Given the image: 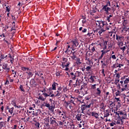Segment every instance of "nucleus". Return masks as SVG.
<instances>
[{"label":"nucleus","mask_w":129,"mask_h":129,"mask_svg":"<svg viewBox=\"0 0 129 129\" xmlns=\"http://www.w3.org/2000/svg\"><path fill=\"white\" fill-rule=\"evenodd\" d=\"M120 49L121 50H122L123 52H124V50H125V49H126V48L125 47V46H123L122 47H120Z\"/></svg>","instance_id":"nucleus-53"},{"label":"nucleus","mask_w":129,"mask_h":129,"mask_svg":"<svg viewBox=\"0 0 129 129\" xmlns=\"http://www.w3.org/2000/svg\"><path fill=\"white\" fill-rule=\"evenodd\" d=\"M38 99L39 100H42V101H45V98L43 97V96L42 95L39 96Z\"/></svg>","instance_id":"nucleus-24"},{"label":"nucleus","mask_w":129,"mask_h":129,"mask_svg":"<svg viewBox=\"0 0 129 129\" xmlns=\"http://www.w3.org/2000/svg\"><path fill=\"white\" fill-rule=\"evenodd\" d=\"M127 83H129V77L128 78H126L124 81V84H127Z\"/></svg>","instance_id":"nucleus-40"},{"label":"nucleus","mask_w":129,"mask_h":129,"mask_svg":"<svg viewBox=\"0 0 129 129\" xmlns=\"http://www.w3.org/2000/svg\"><path fill=\"white\" fill-rule=\"evenodd\" d=\"M12 105H14L15 107H17V104L16 102H15V101H12Z\"/></svg>","instance_id":"nucleus-51"},{"label":"nucleus","mask_w":129,"mask_h":129,"mask_svg":"<svg viewBox=\"0 0 129 129\" xmlns=\"http://www.w3.org/2000/svg\"><path fill=\"white\" fill-rule=\"evenodd\" d=\"M111 59V57H110V58H105L104 59V62L106 63H107L108 65L109 64V60Z\"/></svg>","instance_id":"nucleus-20"},{"label":"nucleus","mask_w":129,"mask_h":129,"mask_svg":"<svg viewBox=\"0 0 129 129\" xmlns=\"http://www.w3.org/2000/svg\"><path fill=\"white\" fill-rule=\"evenodd\" d=\"M91 104H93L92 103H90L89 105H86L85 103H84L83 104L81 105V109L82 110V113H83L84 110H86L87 108H90V107L91 106Z\"/></svg>","instance_id":"nucleus-3"},{"label":"nucleus","mask_w":129,"mask_h":129,"mask_svg":"<svg viewBox=\"0 0 129 129\" xmlns=\"http://www.w3.org/2000/svg\"><path fill=\"white\" fill-rule=\"evenodd\" d=\"M26 73L28 74V78H30L32 77V76H33V73H32V72H27Z\"/></svg>","instance_id":"nucleus-31"},{"label":"nucleus","mask_w":129,"mask_h":129,"mask_svg":"<svg viewBox=\"0 0 129 129\" xmlns=\"http://www.w3.org/2000/svg\"><path fill=\"white\" fill-rule=\"evenodd\" d=\"M104 54H105V52L102 53L101 56H100V58H99V59L102 58L103 56L104 55Z\"/></svg>","instance_id":"nucleus-52"},{"label":"nucleus","mask_w":129,"mask_h":129,"mask_svg":"<svg viewBox=\"0 0 129 129\" xmlns=\"http://www.w3.org/2000/svg\"><path fill=\"white\" fill-rule=\"evenodd\" d=\"M56 85H58V84L57 83L54 82L52 84V87L51 89H53V90H56Z\"/></svg>","instance_id":"nucleus-16"},{"label":"nucleus","mask_w":129,"mask_h":129,"mask_svg":"<svg viewBox=\"0 0 129 129\" xmlns=\"http://www.w3.org/2000/svg\"><path fill=\"white\" fill-rule=\"evenodd\" d=\"M95 13H96V10L94 9H93V10L90 11V15H91V16H94Z\"/></svg>","instance_id":"nucleus-23"},{"label":"nucleus","mask_w":129,"mask_h":129,"mask_svg":"<svg viewBox=\"0 0 129 129\" xmlns=\"http://www.w3.org/2000/svg\"><path fill=\"white\" fill-rule=\"evenodd\" d=\"M28 60H29V61H33V58H32V57H28Z\"/></svg>","instance_id":"nucleus-64"},{"label":"nucleus","mask_w":129,"mask_h":129,"mask_svg":"<svg viewBox=\"0 0 129 129\" xmlns=\"http://www.w3.org/2000/svg\"><path fill=\"white\" fill-rule=\"evenodd\" d=\"M44 122H50V117H47L44 119Z\"/></svg>","instance_id":"nucleus-25"},{"label":"nucleus","mask_w":129,"mask_h":129,"mask_svg":"<svg viewBox=\"0 0 129 129\" xmlns=\"http://www.w3.org/2000/svg\"><path fill=\"white\" fill-rule=\"evenodd\" d=\"M30 84L34 87H36V86H37V83L36 82V81H35L34 79L31 80L30 81Z\"/></svg>","instance_id":"nucleus-10"},{"label":"nucleus","mask_w":129,"mask_h":129,"mask_svg":"<svg viewBox=\"0 0 129 129\" xmlns=\"http://www.w3.org/2000/svg\"><path fill=\"white\" fill-rule=\"evenodd\" d=\"M61 67H62V69H64L66 71H68L69 70V65L71 64V62L70 61H67L66 64L65 62H61Z\"/></svg>","instance_id":"nucleus-2"},{"label":"nucleus","mask_w":129,"mask_h":129,"mask_svg":"<svg viewBox=\"0 0 129 129\" xmlns=\"http://www.w3.org/2000/svg\"><path fill=\"white\" fill-rule=\"evenodd\" d=\"M115 99L116 100L117 102H118V104L120 103V100H119V98L115 97Z\"/></svg>","instance_id":"nucleus-48"},{"label":"nucleus","mask_w":129,"mask_h":129,"mask_svg":"<svg viewBox=\"0 0 129 129\" xmlns=\"http://www.w3.org/2000/svg\"><path fill=\"white\" fill-rule=\"evenodd\" d=\"M72 43H73V47H77L78 45H79V43L78 42V41L76 39H74L72 41Z\"/></svg>","instance_id":"nucleus-9"},{"label":"nucleus","mask_w":129,"mask_h":129,"mask_svg":"<svg viewBox=\"0 0 129 129\" xmlns=\"http://www.w3.org/2000/svg\"><path fill=\"white\" fill-rule=\"evenodd\" d=\"M76 76H79V75L80 74V72L77 71L75 73Z\"/></svg>","instance_id":"nucleus-54"},{"label":"nucleus","mask_w":129,"mask_h":129,"mask_svg":"<svg viewBox=\"0 0 129 129\" xmlns=\"http://www.w3.org/2000/svg\"><path fill=\"white\" fill-rule=\"evenodd\" d=\"M71 78L73 79V80H75L76 79V75L74 73H71Z\"/></svg>","instance_id":"nucleus-13"},{"label":"nucleus","mask_w":129,"mask_h":129,"mask_svg":"<svg viewBox=\"0 0 129 129\" xmlns=\"http://www.w3.org/2000/svg\"><path fill=\"white\" fill-rule=\"evenodd\" d=\"M107 23L106 24V26L104 27V30H105V31H106V30H109V27L107 26Z\"/></svg>","instance_id":"nucleus-49"},{"label":"nucleus","mask_w":129,"mask_h":129,"mask_svg":"<svg viewBox=\"0 0 129 129\" xmlns=\"http://www.w3.org/2000/svg\"><path fill=\"white\" fill-rule=\"evenodd\" d=\"M109 115V110H106V112L104 113V117H108Z\"/></svg>","instance_id":"nucleus-12"},{"label":"nucleus","mask_w":129,"mask_h":129,"mask_svg":"<svg viewBox=\"0 0 129 129\" xmlns=\"http://www.w3.org/2000/svg\"><path fill=\"white\" fill-rule=\"evenodd\" d=\"M55 95V97H58V96H60L61 95V92L60 91H56L54 92Z\"/></svg>","instance_id":"nucleus-21"},{"label":"nucleus","mask_w":129,"mask_h":129,"mask_svg":"<svg viewBox=\"0 0 129 129\" xmlns=\"http://www.w3.org/2000/svg\"><path fill=\"white\" fill-rule=\"evenodd\" d=\"M72 56H71V58L72 59V60H75V58H76V54H75V53H76V51L72 52Z\"/></svg>","instance_id":"nucleus-14"},{"label":"nucleus","mask_w":129,"mask_h":129,"mask_svg":"<svg viewBox=\"0 0 129 129\" xmlns=\"http://www.w3.org/2000/svg\"><path fill=\"white\" fill-rule=\"evenodd\" d=\"M76 63L77 64V65H80V64H82V62L81 61H80V58H77L76 59Z\"/></svg>","instance_id":"nucleus-19"},{"label":"nucleus","mask_w":129,"mask_h":129,"mask_svg":"<svg viewBox=\"0 0 129 129\" xmlns=\"http://www.w3.org/2000/svg\"><path fill=\"white\" fill-rule=\"evenodd\" d=\"M42 95H44L45 97H48V96H50V94H47V93H43L42 94Z\"/></svg>","instance_id":"nucleus-50"},{"label":"nucleus","mask_w":129,"mask_h":129,"mask_svg":"<svg viewBox=\"0 0 129 129\" xmlns=\"http://www.w3.org/2000/svg\"><path fill=\"white\" fill-rule=\"evenodd\" d=\"M119 119V120H117V121L116 122V123L117 124H122V123H123L122 119L121 118Z\"/></svg>","instance_id":"nucleus-22"},{"label":"nucleus","mask_w":129,"mask_h":129,"mask_svg":"<svg viewBox=\"0 0 129 129\" xmlns=\"http://www.w3.org/2000/svg\"><path fill=\"white\" fill-rule=\"evenodd\" d=\"M74 101H75V98L71 99L70 102H71V103H73V104L75 105V103H74Z\"/></svg>","instance_id":"nucleus-45"},{"label":"nucleus","mask_w":129,"mask_h":129,"mask_svg":"<svg viewBox=\"0 0 129 129\" xmlns=\"http://www.w3.org/2000/svg\"><path fill=\"white\" fill-rule=\"evenodd\" d=\"M90 80H91L92 82H94L95 81V76H91L90 78Z\"/></svg>","instance_id":"nucleus-30"},{"label":"nucleus","mask_w":129,"mask_h":129,"mask_svg":"<svg viewBox=\"0 0 129 129\" xmlns=\"http://www.w3.org/2000/svg\"><path fill=\"white\" fill-rule=\"evenodd\" d=\"M61 90H62V88L61 87L58 88L57 91H59V92H61Z\"/></svg>","instance_id":"nucleus-60"},{"label":"nucleus","mask_w":129,"mask_h":129,"mask_svg":"<svg viewBox=\"0 0 129 129\" xmlns=\"http://www.w3.org/2000/svg\"><path fill=\"white\" fill-rule=\"evenodd\" d=\"M82 114H77L76 116V118H77V120H78V121L81 120V117H82Z\"/></svg>","instance_id":"nucleus-17"},{"label":"nucleus","mask_w":129,"mask_h":129,"mask_svg":"<svg viewBox=\"0 0 129 129\" xmlns=\"http://www.w3.org/2000/svg\"><path fill=\"white\" fill-rule=\"evenodd\" d=\"M97 92L96 93L97 95H100V94L101 93V91L100 90V89L99 88H98L97 89Z\"/></svg>","instance_id":"nucleus-26"},{"label":"nucleus","mask_w":129,"mask_h":129,"mask_svg":"<svg viewBox=\"0 0 129 129\" xmlns=\"http://www.w3.org/2000/svg\"><path fill=\"white\" fill-rule=\"evenodd\" d=\"M44 123L45 124L44 126H46V127H50V122H44Z\"/></svg>","instance_id":"nucleus-34"},{"label":"nucleus","mask_w":129,"mask_h":129,"mask_svg":"<svg viewBox=\"0 0 129 129\" xmlns=\"http://www.w3.org/2000/svg\"><path fill=\"white\" fill-rule=\"evenodd\" d=\"M2 68L4 70H6L5 72L6 73H9V72H10V70H11L10 68H8V64L7 63H4Z\"/></svg>","instance_id":"nucleus-7"},{"label":"nucleus","mask_w":129,"mask_h":129,"mask_svg":"<svg viewBox=\"0 0 129 129\" xmlns=\"http://www.w3.org/2000/svg\"><path fill=\"white\" fill-rule=\"evenodd\" d=\"M8 57L10 58V62L13 64V61H15V58H14V56L11 55V54H8Z\"/></svg>","instance_id":"nucleus-11"},{"label":"nucleus","mask_w":129,"mask_h":129,"mask_svg":"<svg viewBox=\"0 0 129 129\" xmlns=\"http://www.w3.org/2000/svg\"><path fill=\"white\" fill-rule=\"evenodd\" d=\"M92 52H95V47H93L91 49Z\"/></svg>","instance_id":"nucleus-62"},{"label":"nucleus","mask_w":129,"mask_h":129,"mask_svg":"<svg viewBox=\"0 0 129 129\" xmlns=\"http://www.w3.org/2000/svg\"><path fill=\"white\" fill-rule=\"evenodd\" d=\"M82 32V33H86V32H87V29H86V28H84Z\"/></svg>","instance_id":"nucleus-55"},{"label":"nucleus","mask_w":129,"mask_h":129,"mask_svg":"<svg viewBox=\"0 0 129 129\" xmlns=\"http://www.w3.org/2000/svg\"><path fill=\"white\" fill-rule=\"evenodd\" d=\"M53 89H52V88L50 87L49 89L47 90V93L49 94V95H51L52 93H53Z\"/></svg>","instance_id":"nucleus-18"},{"label":"nucleus","mask_w":129,"mask_h":129,"mask_svg":"<svg viewBox=\"0 0 129 129\" xmlns=\"http://www.w3.org/2000/svg\"><path fill=\"white\" fill-rule=\"evenodd\" d=\"M110 106H115V101L112 102V101H110Z\"/></svg>","instance_id":"nucleus-33"},{"label":"nucleus","mask_w":129,"mask_h":129,"mask_svg":"<svg viewBox=\"0 0 129 129\" xmlns=\"http://www.w3.org/2000/svg\"><path fill=\"white\" fill-rule=\"evenodd\" d=\"M125 77H127V76H124L123 77L121 78V80H124V79H125Z\"/></svg>","instance_id":"nucleus-61"},{"label":"nucleus","mask_w":129,"mask_h":129,"mask_svg":"<svg viewBox=\"0 0 129 129\" xmlns=\"http://www.w3.org/2000/svg\"><path fill=\"white\" fill-rule=\"evenodd\" d=\"M101 30L98 32L99 35H101L103 32H105V30H104V28H100Z\"/></svg>","instance_id":"nucleus-27"},{"label":"nucleus","mask_w":129,"mask_h":129,"mask_svg":"<svg viewBox=\"0 0 129 129\" xmlns=\"http://www.w3.org/2000/svg\"><path fill=\"white\" fill-rule=\"evenodd\" d=\"M100 106L101 109H104V103H102L100 104Z\"/></svg>","instance_id":"nucleus-43"},{"label":"nucleus","mask_w":129,"mask_h":129,"mask_svg":"<svg viewBox=\"0 0 129 129\" xmlns=\"http://www.w3.org/2000/svg\"><path fill=\"white\" fill-rule=\"evenodd\" d=\"M103 7H106V8H108L107 7H110V2L108 1L107 2V4Z\"/></svg>","instance_id":"nucleus-42"},{"label":"nucleus","mask_w":129,"mask_h":129,"mask_svg":"<svg viewBox=\"0 0 129 129\" xmlns=\"http://www.w3.org/2000/svg\"><path fill=\"white\" fill-rule=\"evenodd\" d=\"M98 113L95 112H92V116H94L96 118H98L99 116Z\"/></svg>","instance_id":"nucleus-15"},{"label":"nucleus","mask_w":129,"mask_h":129,"mask_svg":"<svg viewBox=\"0 0 129 129\" xmlns=\"http://www.w3.org/2000/svg\"><path fill=\"white\" fill-rule=\"evenodd\" d=\"M107 65L108 64L104 62V63H103L101 65V68L104 69L105 68V66H107Z\"/></svg>","instance_id":"nucleus-38"},{"label":"nucleus","mask_w":129,"mask_h":129,"mask_svg":"<svg viewBox=\"0 0 129 129\" xmlns=\"http://www.w3.org/2000/svg\"><path fill=\"white\" fill-rule=\"evenodd\" d=\"M107 43H108V41H104L103 45L104 46V49H106V48H107L106 46L107 45Z\"/></svg>","instance_id":"nucleus-35"},{"label":"nucleus","mask_w":129,"mask_h":129,"mask_svg":"<svg viewBox=\"0 0 129 129\" xmlns=\"http://www.w3.org/2000/svg\"><path fill=\"white\" fill-rule=\"evenodd\" d=\"M0 37L2 38H6V35H5V33H3L2 35H0Z\"/></svg>","instance_id":"nucleus-59"},{"label":"nucleus","mask_w":129,"mask_h":129,"mask_svg":"<svg viewBox=\"0 0 129 129\" xmlns=\"http://www.w3.org/2000/svg\"><path fill=\"white\" fill-rule=\"evenodd\" d=\"M14 108L12 107L11 108L9 109V112H10V113H11V114H12L13 112L14 111Z\"/></svg>","instance_id":"nucleus-39"},{"label":"nucleus","mask_w":129,"mask_h":129,"mask_svg":"<svg viewBox=\"0 0 129 129\" xmlns=\"http://www.w3.org/2000/svg\"><path fill=\"white\" fill-rule=\"evenodd\" d=\"M116 96H121V94H120V91L119 90H117L115 93Z\"/></svg>","instance_id":"nucleus-29"},{"label":"nucleus","mask_w":129,"mask_h":129,"mask_svg":"<svg viewBox=\"0 0 129 129\" xmlns=\"http://www.w3.org/2000/svg\"><path fill=\"white\" fill-rule=\"evenodd\" d=\"M45 106H46V107H50V104L49 103H45Z\"/></svg>","instance_id":"nucleus-57"},{"label":"nucleus","mask_w":129,"mask_h":129,"mask_svg":"<svg viewBox=\"0 0 129 129\" xmlns=\"http://www.w3.org/2000/svg\"><path fill=\"white\" fill-rule=\"evenodd\" d=\"M5 126V122L1 121L0 122V129L3 128L4 126Z\"/></svg>","instance_id":"nucleus-28"},{"label":"nucleus","mask_w":129,"mask_h":129,"mask_svg":"<svg viewBox=\"0 0 129 129\" xmlns=\"http://www.w3.org/2000/svg\"><path fill=\"white\" fill-rule=\"evenodd\" d=\"M62 61H63V62H65V63H66L68 61V58L66 57H62Z\"/></svg>","instance_id":"nucleus-47"},{"label":"nucleus","mask_w":129,"mask_h":129,"mask_svg":"<svg viewBox=\"0 0 129 129\" xmlns=\"http://www.w3.org/2000/svg\"><path fill=\"white\" fill-rule=\"evenodd\" d=\"M102 10L106 12L107 15H110V13L112 12V9L111 8L109 7H107L106 6L103 7Z\"/></svg>","instance_id":"nucleus-6"},{"label":"nucleus","mask_w":129,"mask_h":129,"mask_svg":"<svg viewBox=\"0 0 129 129\" xmlns=\"http://www.w3.org/2000/svg\"><path fill=\"white\" fill-rule=\"evenodd\" d=\"M123 39H124V37L122 36L116 35V40L118 41V44H122V42H121L123 41Z\"/></svg>","instance_id":"nucleus-5"},{"label":"nucleus","mask_w":129,"mask_h":129,"mask_svg":"<svg viewBox=\"0 0 129 129\" xmlns=\"http://www.w3.org/2000/svg\"><path fill=\"white\" fill-rule=\"evenodd\" d=\"M116 123V122L115 121H113L111 123H110L109 125H110V126H113L114 125H115Z\"/></svg>","instance_id":"nucleus-37"},{"label":"nucleus","mask_w":129,"mask_h":129,"mask_svg":"<svg viewBox=\"0 0 129 129\" xmlns=\"http://www.w3.org/2000/svg\"><path fill=\"white\" fill-rule=\"evenodd\" d=\"M64 103H66L67 104V106H68V105H69V104H70L71 102L64 101Z\"/></svg>","instance_id":"nucleus-58"},{"label":"nucleus","mask_w":129,"mask_h":129,"mask_svg":"<svg viewBox=\"0 0 129 129\" xmlns=\"http://www.w3.org/2000/svg\"><path fill=\"white\" fill-rule=\"evenodd\" d=\"M55 118L54 117H50V124H52V125H58V123H57V121H56V120H55Z\"/></svg>","instance_id":"nucleus-8"},{"label":"nucleus","mask_w":129,"mask_h":129,"mask_svg":"<svg viewBox=\"0 0 129 129\" xmlns=\"http://www.w3.org/2000/svg\"><path fill=\"white\" fill-rule=\"evenodd\" d=\"M91 69V67L90 66H88L87 67V68H86V71H90V70Z\"/></svg>","instance_id":"nucleus-44"},{"label":"nucleus","mask_w":129,"mask_h":129,"mask_svg":"<svg viewBox=\"0 0 129 129\" xmlns=\"http://www.w3.org/2000/svg\"><path fill=\"white\" fill-rule=\"evenodd\" d=\"M118 112H120V118L121 119H126L127 118V114L126 112H122V111H118Z\"/></svg>","instance_id":"nucleus-4"},{"label":"nucleus","mask_w":129,"mask_h":129,"mask_svg":"<svg viewBox=\"0 0 129 129\" xmlns=\"http://www.w3.org/2000/svg\"><path fill=\"white\" fill-rule=\"evenodd\" d=\"M112 59H113L114 60H115L116 59V57L115 56V55H113L111 56Z\"/></svg>","instance_id":"nucleus-56"},{"label":"nucleus","mask_w":129,"mask_h":129,"mask_svg":"<svg viewBox=\"0 0 129 129\" xmlns=\"http://www.w3.org/2000/svg\"><path fill=\"white\" fill-rule=\"evenodd\" d=\"M35 126H36V127H37L38 128H39L40 127V123L37 122L36 121H35Z\"/></svg>","instance_id":"nucleus-32"},{"label":"nucleus","mask_w":129,"mask_h":129,"mask_svg":"<svg viewBox=\"0 0 129 129\" xmlns=\"http://www.w3.org/2000/svg\"><path fill=\"white\" fill-rule=\"evenodd\" d=\"M85 23H86V20L83 19V20H82V23H83V25H84V24H85Z\"/></svg>","instance_id":"nucleus-63"},{"label":"nucleus","mask_w":129,"mask_h":129,"mask_svg":"<svg viewBox=\"0 0 129 129\" xmlns=\"http://www.w3.org/2000/svg\"><path fill=\"white\" fill-rule=\"evenodd\" d=\"M96 24L99 29H104L105 28V26H106V22L103 21H96Z\"/></svg>","instance_id":"nucleus-1"},{"label":"nucleus","mask_w":129,"mask_h":129,"mask_svg":"<svg viewBox=\"0 0 129 129\" xmlns=\"http://www.w3.org/2000/svg\"><path fill=\"white\" fill-rule=\"evenodd\" d=\"M112 11H111L110 15H112V14H114V12L116 11V9L114 7H112Z\"/></svg>","instance_id":"nucleus-41"},{"label":"nucleus","mask_w":129,"mask_h":129,"mask_svg":"<svg viewBox=\"0 0 129 129\" xmlns=\"http://www.w3.org/2000/svg\"><path fill=\"white\" fill-rule=\"evenodd\" d=\"M19 88L21 90V91H23V92H25V89H24V86L23 85H20Z\"/></svg>","instance_id":"nucleus-36"},{"label":"nucleus","mask_w":129,"mask_h":129,"mask_svg":"<svg viewBox=\"0 0 129 129\" xmlns=\"http://www.w3.org/2000/svg\"><path fill=\"white\" fill-rule=\"evenodd\" d=\"M114 113H116V114H117V115H118L119 118H120V112H118V111L115 112V111H114Z\"/></svg>","instance_id":"nucleus-46"}]
</instances>
